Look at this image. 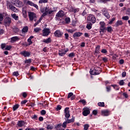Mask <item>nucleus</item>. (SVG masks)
I'll return each instance as SVG.
<instances>
[{
    "label": "nucleus",
    "mask_w": 130,
    "mask_h": 130,
    "mask_svg": "<svg viewBox=\"0 0 130 130\" xmlns=\"http://www.w3.org/2000/svg\"><path fill=\"white\" fill-rule=\"evenodd\" d=\"M41 13H43L42 17H45L47 15H51L53 11H51V8L49 7L48 6H46L45 8H42L41 9Z\"/></svg>",
    "instance_id": "1"
},
{
    "label": "nucleus",
    "mask_w": 130,
    "mask_h": 130,
    "mask_svg": "<svg viewBox=\"0 0 130 130\" xmlns=\"http://www.w3.org/2000/svg\"><path fill=\"white\" fill-rule=\"evenodd\" d=\"M90 75H99L101 73V68L99 67H94L93 70H90L89 72Z\"/></svg>",
    "instance_id": "2"
},
{
    "label": "nucleus",
    "mask_w": 130,
    "mask_h": 130,
    "mask_svg": "<svg viewBox=\"0 0 130 130\" xmlns=\"http://www.w3.org/2000/svg\"><path fill=\"white\" fill-rule=\"evenodd\" d=\"M12 23V19L10 17H6L4 21V25L5 27H9Z\"/></svg>",
    "instance_id": "3"
},
{
    "label": "nucleus",
    "mask_w": 130,
    "mask_h": 130,
    "mask_svg": "<svg viewBox=\"0 0 130 130\" xmlns=\"http://www.w3.org/2000/svg\"><path fill=\"white\" fill-rule=\"evenodd\" d=\"M87 20L91 22L92 24L96 23V17L93 14H89L87 16Z\"/></svg>",
    "instance_id": "4"
},
{
    "label": "nucleus",
    "mask_w": 130,
    "mask_h": 130,
    "mask_svg": "<svg viewBox=\"0 0 130 130\" xmlns=\"http://www.w3.org/2000/svg\"><path fill=\"white\" fill-rule=\"evenodd\" d=\"M105 22L104 21H101L100 22V32L101 33L102 32L103 33H104V31L106 30V27H105Z\"/></svg>",
    "instance_id": "5"
},
{
    "label": "nucleus",
    "mask_w": 130,
    "mask_h": 130,
    "mask_svg": "<svg viewBox=\"0 0 130 130\" xmlns=\"http://www.w3.org/2000/svg\"><path fill=\"white\" fill-rule=\"evenodd\" d=\"M64 113L66 119H68L69 118H70V117L71 116V114H70V108H66L64 109Z\"/></svg>",
    "instance_id": "6"
},
{
    "label": "nucleus",
    "mask_w": 130,
    "mask_h": 130,
    "mask_svg": "<svg viewBox=\"0 0 130 130\" xmlns=\"http://www.w3.org/2000/svg\"><path fill=\"white\" fill-rule=\"evenodd\" d=\"M103 12V15L107 18V19H110V14H109V12H108V11L107 10V9L104 8L102 10Z\"/></svg>",
    "instance_id": "7"
},
{
    "label": "nucleus",
    "mask_w": 130,
    "mask_h": 130,
    "mask_svg": "<svg viewBox=\"0 0 130 130\" xmlns=\"http://www.w3.org/2000/svg\"><path fill=\"white\" fill-rule=\"evenodd\" d=\"M13 1V3L16 6V7H18V8H22L23 7V3L22 2L19 0H12Z\"/></svg>",
    "instance_id": "8"
},
{
    "label": "nucleus",
    "mask_w": 130,
    "mask_h": 130,
    "mask_svg": "<svg viewBox=\"0 0 130 130\" xmlns=\"http://www.w3.org/2000/svg\"><path fill=\"white\" fill-rule=\"evenodd\" d=\"M20 54L23 55L24 57H29L31 55V53L27 51H22L20 53Z\"/></svg>",
    "instance_id": "9"
},
{
    "label": "nucleus",
    "mask_w": 130,
    "mask_h": 130,
    "mask_svg": "<svg viewBox=\"0 0 130 130\" xmlns=\"http://www.w3.org/2000/svg\"><path fill=\"white\" fill-rule=\"evenodd\" d=\"M82 114L84 116H87L88 114H90V109L88 108H85L83 109Z\"/></svg>",
    "instance_id": "10"
},
{
    "label": "nucleus",
    "mask_w": 130,
    "mask_h": 130,
    "mask_svg": "<svg viewBox=\"0 0 130 130\" xmlns=\"http://www.w3.org/2000/svg\"><path fill=\"white\" fill-rule=\"evenodd\" d=\"M28 17L30 21H33L36 18V14L34 12H28Z\"/></svg>",
    "instance_id": "11"
},
{
    "label": "nucleus",
    "mask_w": 130,
    "mask_h": 130,
    "mask_svg": "<svg viewBox=\"0 0 130 130\" xmlns=\"http://www.w3.org/2000/svg\"><path fill=\"white\" fill-rule=\"evenodd\" d=\"M63 34V32L60 31L59 30H56L54 33L55 37H61Z\"/></svg>",
    "instance_id": "12"
},
{
    "label": "nucleus",
    "mask_w": 130,
    "mask_h": 130,
    "mask_svg": "<svg viewBox=\"0 0 130 130\" xmlns=\"http://www.w3.org/2000/svg\"><path fill=\"white\" fill-rule=\"evenodd\" d=\"M26 5H28V6H31V7H34V8H36V9H37V10H39V7H38V5L33 3V2L29 1H28L26 2Z\"/></svg>",
    "instance_id": "13"
},
{
    "label": "nucleus",
    "mask_w": 130,
    "mask_h": 130,
    "mask_svg": "<svg viewBox=\"0 0 130 130\" xmlns=\"http://www.w3.org/2000/svg\"><path fill=\"white\" fill-rule=\"evenodd\" d=\"M7 6L9 8V10H11V11H13V12H15V13H17V12H18V10L17 9V8H16V7L13 6V5L12 4H11V3H8L7 4Z\"/></svg>",
    "instance_id": "14"
},
{
    "label": "nucleus",
    "mask_w": 130,
    "mask_h": 130,
    "mask_svg": "<svg viewBox=\"0 0 130 130\" xmlns=\"http://www.w3.org/2000/svg\"><path fill=\"white\" fill-rule=\"evenodd\" d=\"M50 33L49 28H45L43 30V36H48Z\"/></svg>",
    "instance_id": "15"
},
{
    "label": "nucleus",
    "mask_w": 130,
    "mask_h": 130,
    "mask_svg": "<svg viewBox=\"0 0 130 130\" xmlns=\"http://www.w3.org/2000/svg\"><path fill=\"white\" fill-rule=\"evenodd\" d=\"M26 124H27V123L23 120L18 121L17 123V125L18 126H19V127H22V126H24Z\"/></svg>",
    "instance_id": "16"
},
{
    "label": "nucleus",
    "mask_w": 130,
    "mask_h": 130,
    "mask_svg": "<svg viewBox=\"0 0 130 130\" xmlns=\"http://www.w3.org/2000/svg\"><path fill=\"white\" fill-rule=\"evenodd\" d=\"M19 40H20L19 37L15 36L11 38L10 42L11 43H14V42H16V41H19Z\"/></svg>",
    "instance_id": "17"
},
{
    "label": "nucleus",
    "mask_w": 130,
    "mask_h": 130,
    "mask_svg": "<svg viewBox=\"0 0 130 130\" xmlns=\"http://www.w3.org/2000/svg\"><path fill=\"white\" fill-rule=\"evenodd\" d=\"M56 16L58 18H62L64 16V13L62 11H60L56 14Z\"/></svg>",
    "instance_id": "18"
},
{
    "label": "nucleus",
    "mask_w": 130,
    "mask_h": 130,
    "mask_svg": "<svg viewBox=\"0 0 130 130\" xmlns=\"http://www.w3.org/2000/svg\"><path fill=\"white\" fill-rule=\"evenodd\" d=\"M69 51V49H67L66 50H61L60 52L58 53L60 56H64L66 55V53Z\"/></svg>",
    "instance_id": "19"
},
{
    "label": "nucleus",
    "mask_w": 130,
    "mask_h": 130,
    "mask_svg": "<svg viewBox=\"0 0 130 130\" xmlns=\"http://www.w3.org/2000/svg\"><path fill=\"white\" fill-rule=\"evenodd\" d=\"M102 114L104 115V116H108L109 115V111L107 110L102 111Z\"/></svg>",
    "instance_id": "20"
},
{
    "label": "nucleus",
    "mask_w": 130,
    "mask_h": 130,
    "mask_svg": "<svg viewBox=\"0 0 130 130\" xmlns=\"http://www.w3.org/2000/svg\"><path fill=\"white\" fill-rule=\"evenodd\" d=\"M83 35V33L80 32H77L73 34V37L76 38V37H81Z\"/></svg>",
    "instance_id": "21"
},
{
    "label": "nucleus",
    "mask_w": 130,
    "mask_h": 130,
    "mask_svg": "<svg viewBox=\"0 0 130 130\" xmlns=\"http://www.w3.org/2000/svg\"><path fill=\"white\" fill-rule=\"evenodd\" d=\"M43 42H44V43H46V44H48L49 43H51V38H48V39H44Z\"/></svg>",
    "instance_id": "22"
},
{
    "label": "nucleus",
    "mask_w": 130,
    "mask_h": 130,
    "mask_svg": "<svg viewBox=\"0 0 130 130\" xmlns=\"http://www.w3.org/2000/svg\"><path fill=\"white\" fill-rule=\"evenodd\" d=\"M66 121L68 123H72V122H75V117L73 116L71 119H67Z\"/></svg>",
    "instance_id": "23"
},
{
    "label": "nucleus",
    "mask_w": 130,
    "mask_h": 130,
    "mask_svg": "<svg viewBox=\"0 0 130 130\" xmlns=\"http://www.w3.org/2000/svg\"><path fill=\"white\" fill-rule=\"evenodd\" d=\"M123 22H122V21L118 20L115 23V26H116V27H118V26H121V25H123Z\"/></svg>",
    "instance_id": "24"
},
{
    "label": "nucleus",
    "mask_w": 130,
    "mask_h": 130,
    "mask_svg": "<svg viewBox=\"0 0 130 130\" xmlns=\"http://www.w3.org/2000/svg\"><path fill=\"white\" fill-rule=\"evenodd\" d=\"M28 26H25L24 27H23L21 30L22 34H25V33H27V32H28Z\"/></svg>",
    "instance_id": "25"
},
{
    "label": "nucleus",
    "mask_w": 130,
    "mask_h": 130,
    "mask_svg": "<svg viewBox=\"0 0 130 130\" xmlns=\"http://www.w3.org/2000/svg\"><path fill=\"white\" fill-rule=\"evenodd\" d=\"M11 16L15 21H18L19 20V16H17L16 14H12Z\"/></svg>",
    "instance_id": "26"
},
{
    "label": "nucleus",
    "mask_w": 130,
    "mask_h": 130,
    "mask_svg": "<svg viewBox=\"0 0 130 130\" xmlns=\"http://www.w3.org/2000/svg\"><path fill=\"white\" fill-rule=\"evenodd\" d=\"M95 53H100V46L98 45L95 47Z\"/></svg>",
    "instance_id": "27"
},
{
    "label": "nucleus",
    "mask_w": 130,
    "mask_h": 130,
    "mask_svg": "<svg viewBox=\"0 0 130 130\" xmlns=\"http://www.w3.org/2000/svg\"><path fill=\"white\" fill-rule=\"evenodd\" d=\"M80 11V9L79 8H72V12H73V13H74L75 14H76V13H79Z\"/></svg>",
    "instance_id": "28"
},
{
    "label": "nucleus",
    "mask_w": 130,
    "mask_h": 130,
    "mask_svg": "<svg viewBox=\"0 0 130 130\" xmlns=\"http://www.w3.org/2000/svg\"><path fill=\"white\" fill-rule=\"evenodd\" d=\"M106 30H107L108 32H111L113 31V29H112V27L111 26H108L107 28H106Z\"/></svg>",
    "instance_id": "29"
},
{
    "label": "nucleus",
    "mask_w": 130,
    "mask_h": 130,
    "mask_svg": "<svg viewBox=\"0 0 130 130\" xmlns=\"http://www.w3.org/2000/svg\"><path fill=\"white\" fill-rule=\"evenodd\" d=\"M92 23H88L86 25V28H87V29H88V30H91V29H92Z\"/></svg>",
    "instance_id": "30"
},
{
    "label": "nucleus",
    "mask_w": 130,
    "mask_h": 130,
    "mask_svg": "<svg viewBox=\"0 0 130 130\" xmlns=\"http://www.w3.org/2000/svg\"><path fill=\"white\" fill-rule=\"evenodd\" d=\"M66 24H69V23H71V18L70 17H66L64 19Z\"/></svg>",
    "instance_id": "31"
},
{
    "label": "nucleus",
    "mask_w": 130,
    "mask_h": 130,
    "mask_svg": "<svg viewBox=\"0 0 130 130\" xmlns=\"http://www.w3.org/2000/svg\"><path fill=\"white\" fill-rule=\"evenodd\" d=\"M19 107H20V105H19V104H16L15 105H14L13 107V111H16V110H17V109H18Z\"/></svg>",
    "instance_id": "32"
},
{
    "label": "nucleus",
    "mask_w": 130,
    "mask_h": 130,
    "mask_svg": "<svg viewBox=\"0 0 130 130\" xmlns=\"http://www.w3.org/2000/svg\"><path fill=\"white\" fill-rule=\"evenodd\" d=\"M111 87H113L114 89H115L116 91L119 90V87L115 84H112Z\"/></svg>",
    "instance_id": "33"
},
{
    "label": "nucleus",
    "mask_w": 130,
    "mask_h": 130,
    "mask_svg": "<svg viewBox=\"0 0 130 130\" xmlns=\"http://www.w3.org/2000/svg\"><path fill=\"white\" fill-rule=\"evenodd\" d=\"M98 105L100 107H104V106H105V104H104V102H99L98 103Z\"/></svg>",
    "instance_id": "34"
},
{
    "label": "nucleus",
    "mask_w": 130,
    "mask_h": 130,
    "mask_svg": "<svg viewBox=\"0 0 130 130\" xmlns=\"http://www.w3.org/2000/svg\"><path fill=\"white\" fill-rule=\"evenodd\" d=\"M39 3V4H46L48 3V0H40Z\"/></svg>",
    "instance_id": "35"
},
{
    "label": "nucleus",
    "mask_w": 130,
    "mask_h": 130,
    "mask_svg": "<svg viewBox=\"0 0 130 130\" xmlns=\"http://www.w3.org/2000/svg\"><path fill=\"white\" fill-rule=\"evenodd\" d=\"M23 14V17H24L25 18H27V12L26 10H23L22 11Z\"/></svg>",
    "instance_id": "36"
},
{
    "label": "nucleus",
    "mask_w": 130,
    "mask_h": 130,
    "mask_svg": "<svg viewBox=\"0 0 130 130\" xmlns=\"http://www.w3.org/2000/svg\"><path fill=\"white\" fill-rule=\"evenodd\" d=\"M62 126V124L61 123L58 124L56 126H55V128L57 130L59 129V128H60V127Z\"/></svg>",
    "instance_id": "37"
},
{
    "label": "nucleus",
    "mask_w": 130,
    "mask_h": 130,
    "mask_svg": "<svg viewBox=\"0 0 130 130\" xmlns=\"http://www.w3.org/2000/svg\"><path fill=\"white\" fill-rule=\"evenodd\" d=\"M89 127H90V125H89V124H85L84 125V130H88Z\"/></svg>",
    "instance_id": "38"
},
{
    "label": "nucleus",
    "mask_w": 130,
    "mask_h": 130,
    "mask_svg": "<svg viewBox=\"0 0 130 130\" xmlns=\"http://www.w3.org/2000/svg\"><path fill=\"white\" fill-rule=\"evenodd\" d=\"M4 20V15L3 14L0 13V24H2V21Z\"/></svg>",
    "instance_id": "39"
},
{
    "label": "nucleus",
    "mask_w": 130,
    "mask_h": 130,
    "mask_svg": "<svg viewBox=\"0 0 130 130\" xmlns=\"http://www.w3.org/2000/svg\"><path fill=\"white\" fill-rule=\"evenodd\" d=\"M129 19V17L128 16H125L122 17V19L124 20V21H127V20H128Z\"/></svg>",
    "instance_id": "40"
},
{
    "label": "nucleus",
    "mask_w": 130,
    "mask_h": 130,
    "mask_svg": "<svg viewBox=\"0 0 130 130\" xmlns=\"http://www.w3.org/2000/svg\"><path fill=\"white\" fill-rule=\"evenodd\" d=\"M31 62H32V59H26L24 61L25 63H31Z\"/></svg>",
    "instance_id": "41"
},
{
    "label": "nucleus",
    "mask_w": 130,
    "mask_h": 130,
    "mask_svg": "<svg viewBox=\"0 0 130 130\" xmlns=\"http://www.w3.org/2000/svg\"><path fill=\"white\" fill-rule=\"evenodd\" d=\"M68 124L67 121H64L63 122L62 124V127H63L64 128H66L67 127V124Z\"/></svg>",
    "instance_id": "42"
},
{
    "label": "nucleus",
    "mask_w": 130,
    "mask_h": 130,
    "mask_svg": "<svg viewBox=\"0 0 130 130\" xmlns=\"http://www.w3.org/2000/svg\"><path fill=\"white\" fill-rule=\"evenodd\" d=\"M53 128V126H52V125H50V124L47 125V129H52Z\"/></svg>",
    "instance_id": "43"
},
{
    "label": "nucleus",
    "mask_w": 130,
    "mask_h": 130,
    "mask_svg": "<svg viewBox=\"0 0 130 130\" xmlns=\"http://www.w3.org/2000/svg\"><path fill=\"white\" fill-rule=\"evenodd\" d=\"M13 75L15 76V77H18V76H19V72L18 71L13 72Z\"/></svg>",
    "instance_id": "44"
},
{
    "label": "nucleus",
    "mask_w": 130,
    "mask_h": 130,
    "mask_svg": "<svg viewBox=\"0 0 130 130\" xmlns=\"http://www.w3.org/2000/svg\"><path fill=\"white\" fill-rule=\"evenodd\" d=\"M79 102L81 103L83 105L86 104V100H81L79 101Z\"/></svg>",
    "instance_id": "45"
},
{
    "label": "nucleus",
    "mask_w": 130,
    "mask_h": 130,
    "mask_svg": "<svg viewBox=\"0 0 130 130\" xmlns=\"http://www.w3.org/2000/svg\"><path fill=\"white\" fill-rule=\"evenodd\" d=\"M12 49V46H7L5 50H11V49Z\"/></svg>",
    "instance_id": "46"
},
{
    "label": "nucleus",
    "mask_w": 130,
    "mask_h": 130,
    "mask_svg": "<svg viewBox=\"0 0 130 130\" xmlns=\"http://www.w3.org/2000/svg\"><path fill=\"white\" fill-rule=\"evenodd\" d=\"M41 114L42 115H45V114H46V111L44 110H42L41 111Z\"/></svg>",
    "instance_id": "47"
},
{
    "label": "nucleus",
    "mask_w": 130,
    "mask_h": 130,
    "mask_svg": "<svg viewBox=\"0 0 130 130\" xmlns=\"http://www.w3.org/2000/svg\"><path fill=\"white\" fill-rule=\"evenodd\" d=\"M107 91L110 92L111 91V87L110 86L106 87Z\"/></svg>",
    "instance_id": "48"
},
{
    "label": "nucleus",
    "mask_w": 130,
    "mask_h": 130,
    "mask_svg": "<svg viewBox=\"0 0 130 130\" xmlns=\"http://www.w3.org/2000/svg\"><path fill=\"white\" fill-rule=\"evenodd\" d=\"M61 106L60 105H58L57 106V108H56V110H57V111H58V110H60V109H61Z\"/></svg>",
    "instance_id": "49"
},
{
    "label": "nucleus",
    "mask_w": 130,
    "mask_h": 130,
    "mask_svg": "<svg viewBox=\"0 0 130 130\" xmlns=\"http://www.w3.org/2000/svg\"><path fill=\"white\" fill-rule=\"evenodd\" d=\"M119 84L120 86H123V85H124V82L123 81V80H120L119 82Z\"/></svg>",
    "instance_id": "50"
},
{
    "label": "nucleus",
    "mask_w": 130,
    "mask_h": 130,
    "mask_svg": "<svg viewBox=\"0 0 130 130\" xmlns=\"http://www.w3.org/2000/svg\"><path fill=\"white\" fill-rule=\"evenodd\" d=\"M67 31L69 33H71L72 34H73V33H74V32H75V30H74V29H68Z\"/></svg>",
    "instance_id": "51"
},
{
    "label": "nucleus",
    "mask_w": 130,
    "mask_h": 130,
    "mask_svg": "<svg viewBox=\"0 0 130 130\" xmlns=\"http://www.w3.org/2000/svg\"><path fill=\"white\" fill-rule=\"evenodd\" d=\"M98 113V111H97V110H94L92 111V114H93V115H97Z\"/></svg>",
    "instance_id": "52"
},
{
    "label": "nucleus",
    "mask_w": 130,
    "mask_h": 130,
    "mask_svg": "<svg viewBox=\"0 0 130 130\" xmlns=\"http://www.w3.org/2000/svg\"><path fill=\"white\" fill-rule=\"evenodd\" d=\"M68 56H69V57H74V56H75V54L73 52L69 54Z\"/></svg>",
    "instance_id": "53"
},
{
    "label": "nucleus",
    "mask_w": 130,
    "mask_h": 130,
    "mask_svg": "<svg viewBox=\"0 0 130 130\" xmlns=\"http://www.w3.org/2000/svg\"><path fill=\"white\" fill-rule=\"evenodd\" d=\"M73 95H74V93H73V92H70L68 94V98H71V97H72Z\"/></svg>",
    "instance_id": "54"
},
{
    "label": "nucleus",
    "mask_w": 130,
    "mask_h": 130,
    "mask_svg": "<svg viewBox=\"0 0 130 130\" xmlns=\"http://www.w3.org/2000/svg\"><path fill=\"white\" fill-rule=\"evenodd\" d=\"M101 53H107V50L105 49H103L102 50H101Z\"/></svg>",
    "instance_id": "55"
},
{
    "label": "nucleus",
    "mask_w": 130,
    "mask_h": 130,
    "mask_svg": "<svg viewBox=\"0 0 130 130\" xmlns=\"http://www.w3.org/2000/svg\"><path fill=\"white\" fill-rule=\"evenodd\" d=\"M115 20V18H113L109 22V24H111Z\"/></svg>",
    "instance_id": "56"
},
{
    "label": "nucleus",
    "mask_w": 130,
    "mask_h": 130,
    "mask_svg": "<svg viewBox=\"0 0 130 130\" xmlns=\"http://www.w3.org/2000/svg\"><path fill=\"white\" fill-rule=\"evenodd\" d=\"M40 30H41L40 28H38V27H37V28L34 29L35 32H39V31H40Z\"/></svg>",
    "instance_id": "57"
},
{
    "label": "nucleus",
    "mask_w": 130,
    "mask_h": 130,
    "mask_svg": "<svg viewBox=\"0 0 130 130\" xmlns=\"http://www.w3.org/2000/svg\"><path fill=\"white\" fill-rule=\"evenodd\" d=\"M5 33V30L3 29H0V35H3Z\"/></svg>",
    "instance_id": "58"
},
{
    "label": "nucleus",
    "mask_w": 130,
    "mask_h": 130,
    "mask_svg": "<svg viewBox=\"0 0 130 130\" xmlns=\"http://www.w3.org/2000/svg\"><path fill=\"white\" fill-rule=\"evenodd\" d=\"M13 31H14V32H15V33H17V32H19V29L18 28L16 27L13 29Z\"/></svg>",
    "instance_id": "59"
},
{
    "label": "nucleus",
    "mask_w": 130,
    "mask_h": 130,
    "mask_svg": "<svg viewBox=\"0 0 130 130\" xmlns=\"http://www.w3.org/2000/svg\"><path fill=\"white\" fill-rule=\"evenodd\" d=\"M103 60L104 61V62H107V61L108 60V59H107V57H105L103 58Z\"/></svg>",
    "instance_id": "60"
},
{
    "label": "nucleus",
    "mask_w": 130,
    "mask_h": 130,
    "mask_svg": "<svg viewBox=\"0 0 130 130\" xmlns=\"http://www.w3.org/2000/svg\"><path fill=\"white\" fill-rule=\"evenodd\" d=\"M27 93L26 92H23L22 93V96L23 98H26V97H27Z\"/></svg>",
    "instance_id": "61"
},
{
    "label": "nucleus",
    "mask_w": 130,
    "mask_h": 130,
    "mask_svg": "<svg viewBox=\"0 0 130 130\" xmlns=\"http://www.w3.org/2000/svg\"><path fill=\"white\" fill-rule=\"evenodd\" d=\"M5 47H6V44H1L2 49H4Z\"/></svg>",
    "instance_id": "62"
},
{
    "label": "nucleus",
    "mask_w": 130,
    "mask_h": 130,
    "mask_svg": "<svg viewBox=\"0 0 130 130\" xmlns=\"http://www.w3.org/2000/svg\"><path fill=\"white\" fill-rule=\"evenodd\" d=\"M64 36H65L66 39H67L68 40L69 39V34H65Z\"/></svg>",
    "instance_id": "63"
},
{
    "label": "nucleus",
    "mask_w": 130,
    "mask_h": 130,
    "mask_svg": "<svg viewBox=\"0 0 130 130\" xmlns=\"http://www.w3.org/2000/svg\"><path fill=\"white\" fill-rule=\"evenodd\" d=\"M126 14L129 15L130 14V9L128 8L126 10Z\"/></svg>",
    "instance_id": "64"
}]
</instances>
